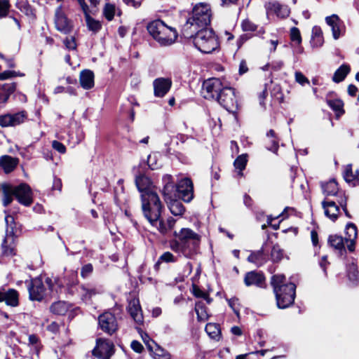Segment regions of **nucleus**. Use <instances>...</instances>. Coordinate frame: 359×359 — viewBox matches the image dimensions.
Listing matches in <instances>:
<instances>
[{
  "mask_svg": "<svg viewBox=\"0 0 359 359\" xmlns=\"http://www.w3.org/2000/svg\"><path fill=\"white\" fill-rule=\"evenodd\" d=\"M3 191V205H8L15 196L18 202L25 206H29L32 203V191L26 184H21L17 187H13L8 184L1 185Z\"/></svg>",
  "mask_w": 359,
  "mask_h": 359,
  "instance_id": "obj_5",
  "label": "nucleus"
},
{
  "mask_svg": "<svg viewBox=\"0 0 359 359\" xmlns=\"http://www.w3.org/2000/svg\"><path fill=\"white\" fill-rule=\"evenodd\" d=\"M159 261L164 262L166 263L175 262H176V258L171 252H165L160 257Z\"/></svg>",
  "mask_w": 359,
  "mask_h": 359,
  "instance_id": "obj_56",
  "label": "nucleus"
},
{
  "mask_svg": "<svg viewBox=\"0 0 359 359\" xmlns=\"http://www.w3.org/2000/svg\"><path fill=\"white\" fill-rule=\"evenodd\" d=\"M195 311L197 315V318L199 321H205L208 318V314L206 311L204 303L201 301H198L195 305Z\"/></svg>",
  "mask_w": 359,
  "mask_h": 359,
  "instance_id": "obj_43",
  "label": "nucleus"
},
{
  "mask_svg": "<svg viewBox=\"0 0 359 359\" xmlns=\"http://www.w3.org/2000/svg\"><path fill=\"white\" fill-rule=\"evenodd\" d=\"M130 347L134 351L139 353H142V351L144 349V347L142 345V344L136 340H133L131 342Z\"/></svg>",
  "mask_w": 359,
  "mask_h": 359,
  "instance_id": "obj_61",
  "label": "nucleus"
},
{
  "mask_svg": "<svg viewBox=\"0 0 359 359\" xmlns=\"http://www.w3.org/2000/svg\"><path fill=\"white\" fill-rule=\"evenodd\" d=\"M93 271V266L90 264H88L84 265L81 271V276L83 278L88 277Z\"/></svg>",
  "mask_w": 359,
  "mask_h": 359,
  "instance_id": "obj_60",
  "label": "nucleus"
},
{
  "mask_svg": "<svg viewBox=\"0 0 359 359\" xmlns=\"http://www.w3.org/2000/svg\"><path fill=\"white\" fill-rule=\"evenodd\" d=\"M128 311L130 316L137 323H142L143 315L138 299L133 298L129 301Z\"/></svg>",
  "mask_w": 359,
  "mask_h": 359,
  "instance_id": "obj_24",
  "label": "nucleus"
},
{
  "mask_svg": "<svg viewBox=\"0 0 359 359\" xmlns=\"http://www.w3.org/2000/svg\"><path fill=\"white\" fill-rule=\"evenodd\" d=\"M229 306L233 309L234 313L238 315L239 313V304L238 299L237 298H231L228 300Z\"/></svg>",
  "mask_w": 359,
  "mask_h": 359,
  "instance_id": "obj_57",
  "label": "nucleus"
},
{
  "mask_svg": "<svg viewBox=\"0 0 359 359\" xmlns=\"http://www.w3.org/2000/svg\"><path fill=\"white\" fill-rule=\"evenodd\" d=\"M5 221L7 225L6 231H8L9 232L12 231L13 233V224L14 222V217L12 215H8L5 217Z\"/></svg>",
  "mask_w": 359,
  "mask_h": 359,
  "instance_id": "obj_62",
  "label": "nucleus"
},
{
  "mask_svg": "<svg viewBox=\"0 0 359 359\" xmlns=\"http://www.w3.org/2000/svg\"><path fill=\"white\" fill-rule=\"evenodd\" d=\"M177 198H181L185 202H190L194 197V187L190 179L184 178L179 182L177 185Z\"/></svg>",
  "mask_w": 359,
  "mask_h": 359,
  "instance_id": "obj_13",
  "label": "nucleus"
},
{
  "mask_svg": "<svg viewBox=\"0 0 359 359\" xmlns=\"http://www.w3.org/2000/svg\"><path fill=\"white\" fill-rule=\"evenodd\" d=\"M338 204L341 207L343 211L344 212L345 215L346 217H351V215L348 212V211L347 210V208H346V205H347V198L345 196L344 194H342L339 199H337V200Z\"/></svg>",
  "mask_w": 359,
  "mask_h": 359,
  "instance_id": "obj_53",
  "label": "nucleus"
},
{
  "mask_svg": "<svg viewBox=\"0 0 359 359\" xmlns=\"http://www.w3.org/2000/svg\"><path fill=\"white\" fill-rule=\"evenodd\" d=\"M39 337L35 334H31L29 336V344L35 346V348H38Z\"/></svg>",
  "mask_w": 359,
  "mask_h": 359,
  "instance_id": "obj_63",
  "label": "nucleus"
},
{
  "mask_svg": "<svg viewBox=\"0 0 359 359\" xmlns=\"http://www.w3.org/2000/svg\"><path fill=\"white\" fill-rule=\"evenodd\" d=\"M153 355L154 359H170L171 355L170 353L161 348V346L156 345V348L153 351Z\"/></svg>",
  "mask_w": 359,
  "mask_h": 359,
  "instance_id": "obj_47",
  "label": "nucleus"
},
{
  "mask_svg": "<svg viewBox=\"0 0 359 359\" xmlns=\"http://www.w3.org/2000/svg\"><path fill=\"white\" fill-rule=\"evenodd\" d=\"M76 292L80 299L86 303L89 302L92 297L97 293L95 288L89 287L86 285L77 287Z\"/></svg>",
  "mask_w": 359,
  "mask_h": 359,
  "instance_id": "obj_31",
  "label": "nucleus"
},
{
  "mask_svg": "<svg viewBox=\"0 0 359 359\" xmlns=\"http://www.w3.org/2000/svg\"><path fill=\"white\" fill-rule=\"evenodd\" d=\"M55 24L56 29L60 32L67 34L71 31V22L63 13L60 6L55 11Z\"/></svg>",
  "mask_w": 359,
  "mask_h": 359,
  "instance_id": "obj_21",
  "label": "nucleus"
},
{
  "mask_svg": "<svg viewBox=\"0 0 359 359\" xmlns=\"http://www.w3.org/2000/svg\"><path fill=\"white\" fill-rule=\"evenodd\" d=\"M321 187L323 194L326 196H337L339 194L337 199H339L340 196L344 194L341 192H339L338 184L334 180H331L327 182L323 183Z\"/></svg>",
  "mask_w": 359,
  "mask_h": 359,
  "instance_id": "obj_33",
  "label": "nucleus"
},
{
  "mask_svg": "<svg viewBox=\"0 0 359 359\" xmlns=\"http://www.w3.org/2000/svg\"><path fill=\"white\" fill-rule=\"evenodd\" d=\"M358 231L356 226L353 223H349L346 226L345 241L347 249L350 252L355 250V241L357 238Z\"/></svg>",
  "mask_w": 359,
  "mask_h": 359,
  "instance_id": "obj_26",
  "label": "nucleus"
},
{
  "mask_svg": "<svg viewBox=\"0 0 359 359\" xmlns=\"http://www.w3.org/2000/svg\"><path fill=\"white\" fill-rule=\"evenodd\" d=\"M64 43L69 50H75L76 48V43L74 36L67 37L64 40Z\"/></svg>",
  "mask_w": 359,
  "mask_h": 359,
  "instance_id": "obj_54",
  "label": "nucleus"
},
{
  "mask_svg": "<svg viewBox=\"0 0 359 359\" xmlns=\"http://www.w3.org/2000/svg\"><path fill=\"white\" fill-rule=\"evenodd\" d=\"M175 238L170 242V248L187 258L196 255L199 249L201 236L189 228L174 231Z\"/></svg>",
  "mask_w": 359,
  "mask_h": 359,
  "instance_id": "obj_1",
  "label": "nucleus"
},
{
  "mask_svg": "<svg viewBox=\"0 0 359 359\" xmlns=\"http://www.w3.org/2000/svg\"><path fill=\"white\" fill-rule=\"evenodd\" d=\"M350 72V67L347 65H342L337 69L332 77L333 81L339 83L342 81Z\"/></svg>",
  "mask_w": 359,
  "mask_h": 359,
  "instance_id": "obj_41",
  "label": "nucleus"
},
{
  "mask_svg": "<svg viewBox=\"0 0 359 359\" xmlns=\"http://www.w3.org/2000/svg\"><path fill=\"white\" fill-rule=\"evenodd\" d=\"M135 184L141 193V198L143 199V195L146 194L147 197L151 194H157L156 192V188L154 186L152 182L147 176L144 175H140L135 179Z\"/></svg>",
  "mask_w": 359,
  "mask_h": 359,
  "instance_id": "obj_16",
  "label": "nucleus"
},
{
  "mask_svg": "<svg viewBox=\"0 0 359 359\" xmlns=\"http://www.w3.org/2000/svg\"><path fill=\"white\" fill-rule=\"evenodd\" d=\"M226 87L227 86L224 85L219 79L211 78L203 82L201 93L205 99L217 101L222 92Z\"/></svg>",
  "mask_w": 359,
  "mask_h": 359,
  "instance_id": "obj_9",
  "label": "nucleus"
},
{
  "mask_svg": "<svg viewBox=\"0 0 359 359\" xmlns=\"http://www.w3.org/2000/svg\"><path fill=\"white\" fill-rule=\"evenodd\" d=\"M116 12V7L114 5L111 4H106L103 13L104 17L108 20H111L114 18V16L115 15Z\"/></svg>",
  "mask_w": 359,
  "mask_h": 359,
  "instance_id": "obj_49",
  "label": "nucleus"
},
{
  "mask_svg": "<svg viewBox=\"0 0 359 359\" xmlns=\"http://www.w3.org/2000/svg\"><path fill=\"white\" fill-rule=\"evenodd\" d=\"M211 11L208 5L200 4L195 6L192 16L189 18L183 27L185 37H191L197 29L205 28L210 23Z\"/></svg>",
  "mask_w": 359,
  "mask_h": 359,
  "instance_id": "obj_3",
  "label": "nucleus"
},
{
  "mask_svg": "<svg viewBox=\"0 0 359 359\" xmlns=\"http://www.w3.org/2000/svg\"><path fill=\"white\" fill-rule=\"evenodd\" d=\"M347 276L350 281L355 283L358 280V271L357 266L352 262L347 266Z\"/></svg>",
  "mask_w": 359,
  "mask_h": 359,
  "instance_id": "obj_46",
  "label": "nucleus"
},
{
  "mask_svg": "<svg viewBox=\"0 0 359 359\" xmlns=\"http://www.w3.org/2000/svg\"><path fill=\"white\" fill-rule=\"evenodd\" d=\"M166 203L170 212L174 215H181L184 212V208L182 203L178 201L177 198L166 201Z\"/></svg>",
  "mask_w": 359,
  "mask_h": 359,
  "instance_id": "obj_37",
  "label": "nucleus"
},
{
  "mask_svg": "<svg viewBox=\"0 0 359 359\" xmlns=\"http://www.w3.org/2000/svg\"><path fill=\"white\" fill-rule=\"evenodd\" d=\"M0 165L6 172H11L16 167L17 161L11 156H4L0 158Z\"/></svg>",
  "mask_w": 359,
  "mask_h": 359,
  "instance_id": "obj_38",
  "label": "nucleus"
},
{
  "mask_svg": "<svg viewBox=\"0 0 359 359\" xmlns=\"http://www.w3.org/2000/svg\"><path fill=\"white\" fill-rule=\"evenodd\" d=\"M242 28L244 31H255L257 26L253 22L246 20L243 21Z\"/></svg>",
  "mask_w": 359,
  "mask_h": 359,
  "instance_id": "obj_58",
  "label": "nucleus"
},
{
  "mask_svg": "<svg viewBox=\"0 0 359 359\" xmlns=\"http://www.w3.org/2000/svg\"><path fill=\"white\" fill-rule=\"evenodd\" d=\"M147 29L152 38L161 46H170L177 37L176 30L166 25L161 20L151 22L148 24Z\"/></svg>",
  "mask_w": 359,
  "mask_h": 359,
  "instance_id": "obj_4",
  "label": "nucleus"
},
{
  "mask_svg": "<svg viewBox=\"0 0 359 359\" xmlns=\"http://www.w3.org/2000/svg\"><path fill=\"white\" fill-rule=\"evenodd\" d=\"M163 188L162 191L165 201L177 198V186L174 184L172 177L170 175H165L162 178Z\"/></svg>",
  "mask_w": 359,
  "mask_h": 359,
  "instance_id": "obj_18",
  "label": "nucleus"
},
{
  "mask_svg": "<svg viewBox=\"0 0 359 359\" xmlns=\"http://www.w3.org/2000/svg\"><path fill=\"white\" fill-rule=\"evenodd\" d=\"M175 222V219L172 217L168 218L165 222L161 219L160 217L156 221H153L150 224L156 227L161 234L165 235L172 229Z\"/></svg>",
  "mask_w": 359,
  "mask_h": 359,
  "instance_id": "obj_28",
  "label": "nucleus"
},
{
  "mask_svg": "<svg viewBox=\"0 0 359 359\" xmlns=\"http://www.w3.org/2000/svg\"><path fill=\"white\" fill-rule=\"evenodd\" d=\"M311 43L313 47H320L323 43V32L318 26H314L312 29Z\"/></svg>",
  "mask_w": 359,
  "mask_h": 359,
  "instance_id": "obj_36",
  "label": "nucleus"
},
{
  "mask_svg": "<svg viewBox=\"0 0 359 359\" xmlns=\"http://www.w3.org/2000/svg\"><path fill=\"white\" fill-rule=\"evenodd\" d=\"M191 38L195 47L203 53H211L219 47L217 37L210 29H197Z\"/></svg>",
  "mask_w": 359,
  "mask_h": 359,
  "instance_id": "obj_6",
  "label": "nucleus"
},
{
  "mask_svg": "<svg viewBox=\"0 0 359 359\" xmlns=\"http://www.w3.org/2000/svg\"><path fill=\"white\" fill-rule=\"evenodd\" d=\"M10 8L8 0H0V18L8 15Z\"/></svg>",
  "mask_w": 359,
  "mask_h": 359,
  "instance_id": "obj_52",
  "label": "nucleus"
},
{
  "mask_svg": "<svg viewBox=\"0 0 359 359\" xmlns=\"http://www.w3.org/2000/svg\"><path fill=\"white\" fill-rule=\"evenodd\" d=\"M123 2L135 8H137L140 6L142 0H123Z\"/></svg>",
  "mask_w": 359,
  "mask_h": 359,
  "instance_id": "obj_64",
  "label": "nucleus"
},
{
  "mask_svg": "<svg viewBox=\"0 0 359 359\" xmlns=\"http://www.w3.org/2000/svg\"><path fill=\"white\" fill-rule=\"evenodd\" d=\"M248 261L259 266L266 262V257L263 250L252 252L248 257Z\"/></svg>",
  "mask_w": 359,
  "mask_h": 359,
  "instance_id": "obj_40",
  "label": "nucleus"
},
{
  "mask_svg": "<svg viewBox=\"0 0 359 359\" xmlns=\"http://www.w3.org/2000/svg\"><path fill=\"white\" fill-rule=\"evenodd\" d=\"M172 86V81L169 78L160 77L153 81L154 94L156 97H164Z\"/></svg>",
  "mask_w": 359,
  "mask_h": 359,
  "instance_id": "obj_19",
  "label": "nucleus"
},
{
  "mask_svg": "<svg viewBox=\"0 0 359 359\" xmlns=\"http://www.w3.org/2000/svg\"><path fill=\"white\" fill-rule=\"evenodd\" d=\"M344 178L348 183L353 182L357 178V175L353 173L351 164L346 166L344 172Z\"/></svg>",
  "mask_w": 359,
  "mask_h": 359,
  "instance_id": "obj_48",
  "label": "nucleus"
},
{
  "mask_svg": "<svg viewBox=\"0 0 359 359\" xmlns=\"http://www.w3.org/2000/svg\"><path fill=\"white\" fill-rule=\"evenodd\" d=\"M327 103L330 106V107L337 113V115H341L344 114V103L341 100H327Z\"/></svg>",
  "mask_w": 359,
  "mask_h": 359,
  "instance_id": "obj_45",
  "label": "nucleus"
},
{
  "mask_svg": "<svg viewBox=\"0 0 359 359\" xmlns=\"http://www.w3.org/2000/svg\"><path fill=\"white\" fill-rule=\"evenodd\" d=\"M264 281V277L263 274L256 271L247 273L244 278V283L247 286L253 285L261 286Z\"/></svg>",
  "mask_w": 359,
  "mask_h": 359,
  "instance_id": "obj_30",
  "label": "nucleus"
},
{
  "mask_svg": "<svg viewBox=\"0 0 359 359\" xmlns=\"http://www.w3.org/2000/svg\"><path fill=\"white\" fill-rule=\"evenodd\" d=\"M81 86L86 89L89 90L94 86V74L92 71L86 69L80 73L79 77Z\"/></svg>",
  "mask_w": 359,
  "mask_h": 359,
  "instance_id": "obj_29",
  "label": "nucleus"
},
{
  "mask_svg": "<svg viewBox=\"0 0 359 359\" xmlns=\"http://www.w3.org/2000/svg\"><path fill=\"white\" fill-rule=\"evenodd\" d=\"M267 14H276L278 18H285L290 14V9L287 6L281 5L277 1L269 2L266 4Z\"/></svg>",
  "mask_w": 359,
  "mask_h": 359,
  "instance_id": "obj_23",
  "label": "nucleus"
},
{
  "mask_svg": "<svg viewBox=\"0 0 359 359\" xmlns=\"http://www.w3.org/2000/svg\"><path fill=\"white\" fill-rule=\"evenodd\" d=\"M142 208L144 217L151 223L161 217L163 205L157 194H151L149 197L144 194L142 199Z\"/></svg>",
  "mask_w": 359,
  "mask_h": 359,
  "instance_id": "obj_8",
  "label": "nucleus"
},
{
  "mask_svg": "<svg viewBox=\"0 0 359 359\" xmlns=\"http://www.w3.org/2000/svg\"><path fill=\"white\" fill-rule=\"evenodd\" d=\"M248 163V155L241 154L238 156L234 161L233 165L236 170H238V174L242 177L243 175V170H245Z\"/></svg>",
  "mask_w": 359,
  "mask_h": 359,
  "instance_id": "obj_42",
  "label": "nucleus"
},
{
  "mask_svg": "<svg viewBox=\"0 0 359 359\" xmlns=\"http://www.w3.org/2000/svg\"><path fill=\"white\" fill-rule=\"evenodd\" d=\"M16 237L14 233L7 231L1 245L2 256L12 257L15 255Z\"/></svg>",
  "mask_w": 359,
  "mask_h": 359,
  "instance_id": "obj_20",
  "label": "nucleus"
},
{
  "mask_svg": "<svg viewBox=\"0 0 359 359\" xmlns=\"http://www.w3.org/2000/svg\"><path fill=\"white\" fill-rule=\"evenodd\" d=\"M328 243L334 250H338L340 255L346 252L345 238L338 235H331L329 236Z\"/></svg>",
  "mask_w": 359,
  "mask_h": 359,
  "instance_id": "obj_32",
  "label": "nucleus"
},
{
  "mask_svg": "<svg viewBox=\"0 0 359 359\" xmlns=\"http://www.w3.org/2000/svg\"><path fill=\"white\" fill-rule=\"evenodd\" d=\"M217 102L229 112L236 114L238 109V102L235 90L227 86L224 88Z\"/></svg>",
  "mask_w": 359,
  "mask_h": 359,
  "instance_id": "obj_10",
  "label": "nucleus"
},
{
  "mask_svg": "<svg viewBox=\"0 0 359 359\" xmlns=\"http://www.w3.org/2000/svg\"><path fill=\"white\" fill-rule=\"evenodd\" d=\"M114 353V345L108 339H97L93 354L98 359H109Z\"/></svg>",
  "mask_w": 359,
  "mask_h": 359,
  "instance_id": "obj_12",
  "label": "nucleus"
},
{
  "mask_svg": "<svg viewBox=\"0 0 359 359\" xmlns=\"http://www.w3.org/2000/svg\"><path fill=\"white\" fill-rule=\"evenodd\" d=\"M27 118V114L22 111L15 114L0 116V126L2 127L15 126L22 123Z\"/></svg>",
  "mask_w": 359,
  "mask_h": 359,
  "instance_id": "obj_17",
  "label": "nucleus"
},
{
  "mask_svg": "<svg viewBox=\"0 0 359 359\" xmlns=\"http://www.w3.org/2000/svg\"><path fill=\"white\" fill-rule=\"evenodd\" d=\"M325 215L332 221H335L340 213L339 207L335 201L325 200L322 202Z\"/></svg>",
  "mask_w": 359,
  "mask_h": 359,
  "instance_id": "obj_25",
  "label": "nucleus"
},
{
  "mask_svg": "<svg viewBox=\"0 0 359 359\" xmlns=\"http://www.w3.org/2000/svg\"><path fill=\"white\" fill-rule=\"evenodd\" d=\"M29 298L31 300L41 301L46 294V288L41 278H36L31 280L28 286Z\"/></svg>",
  "mask_w": 359,
  "mask_h": 359,
  "instance_id": "obj_14",
  "label": "nucleus"
},
{
  "mask_svg": "<svg viewBox=\"0 0 359 359\" xmlns=\"http://www.w3.org/2000/svg\"><path fill=\"white\" fill-rule=\"evenodd\" d=\"M285 277L282 274L274 275L271 278V285L276 294L277 306L285 309L294 302L296 285L292 283H285Z\"/></svg>",
  "mask_w": 359,
  "mask_h": 359,
  "instance_id": "obj_2",
  "label": "nucleus"
},
{
  "mask_svg": "<svg viewBox=\"0 0 359 359\" xmlns=\"http://www.w3.org/2000/svg\"><path fill=\"white\" fill-rule=\"evenodd\" d=\"M290 39L293 43H295L297 45H300L302 43V36L298 28L292 27L290 29Z\"/></svg>",
  "mask_w": 359,
  "mask_h": 359,
  "instance_id": "obj_50",
  "label": "nucleus"
},
{
  "mask_svg": "<svg viewBox=\"0 0 359 359\" xmlns=\"http://www.w3.org/2000/svg\"><path fill=\"white\" fill-rule=\"evenodd\" d=\"M205 332L211 339L219 340L220 337V329L215 323H208L205 326Z\"/></svg>",
  "mask_w": 359,
  "mask_h": 359,
  "instance_id": "obj_44",
  "label": "nucleus"
},
{
  "mask_svg": "<svg viewBox=\"0 0 359 359\" xmlns=\"http://www.w3.org/2000/svg\"><path fill=\"white\" fill-rule=\"evenodd\" d=\"M267 143L266 149L275 154L277 153L278 149V140L276 137V133L273 130H270L266 133Z\"/></svg>",
  "mask_w": 359,
  "mask_h": 359,
  "instance_id": "obj_34",
  "label": "nucleus"
},
{
  "mask_svg": "<svg viewBox=\"0 0 359 359\" xmlns=\"http://www.w3.org/2000/svg\"><path fill=\"white\" fill-rule=\"evenodd\" d=\"M99 327L106 334L112 335L118 327L117 319L114 314L107 311L102 313L98 318Z\"/></svg>",
  "mask_w": 359,
  "mask_h": 359,
  "instance_id": "obj_11",
  "label": "nucleus"
},
{
  "mask_svg": "<svg viewBox=\"0 0 359 359\" xmlns=\"http://www.w3.org/2000/svg\"><path fill=\"white\" fill-rule=\"evenodd\" d=\"M271 259L273 262H278L283 257V252L278 245H274L271 252Z\"/></svg>",
  "mask_w": 359,
  "mask_h": 359,
  "instance_id": "obj_51",
  "label": "nucleus"
},
{
  "mask_svg": "<svg viewBox=\"0 0 359 359\" xmlns=\"http://www.w3.org/2000/svg\"><path fill=\"white\" fill-rule=\"evenodd\" d=\"M45 283L53 294H61L65 287L70 294H75L74 288L77 287L78 284L77 272L70 271L68 278L55 277L52 280V278L48 277L46 278Z\"/></svg>",
  "mask_w": 359,
  "mask_h": 359,
  "instance_id": "obj_7",
  "label": "nucleus"
},
{
  "mask_svg": "<svg viewBox=\"0 0 359 359\" xmlns=\"http://www.w3.org/2000/svg\"><path fill=\"white\" fill-rule=\"evenodd\" d=\"M4 302L7 306L16 307L19 304V294L15 289L0 290V302Z\"/></svg>",
  "mask_w": 359,
  "mask_h": 359,
  "instance_id": "obj_22",
  "label": "nucleus"
},
{
  "mask_svg": "<svg viewBox=\"0 0 359 359\" xmlns=\"http://www.w3.org/2000/svg\"><path fill=\"white\" fill-rule=\"evenodd\" d=\"M327 25L330 27L333 38L337 40L345 33V26L337 15L333 14L325 18Z\"/></svg>",
  "mask_w": 359,
  "mask_h": 359,
  "instance_id": "obj_15",
  "label": "nucleus"
},
{
  "mask_svg": "<svg viewBox=\"0 0 359 359\" xmlns=\"http://www.w3.org/2000/svg\"><path fill=\"white\" fill-rule=\"evenodd\" d=\"M295 81L302 86L309 83V79L301 72H296L294 74Z\"/></svg>",
  "mask_w": 359,
  "mask_h": 359,
  "instance_id": "obj_55",
  "label": "nucleus"
},
{
  "mask_svg": "<svg viewBox=\"0 0 359 359\" xmlns=\"http://www.w3.org/2000/svg\"><path fill=\"white\" fill-rule=\"evenodd\" d=\"M15 89V83H6L3 86L0 85V102H6L10 95L14 92Z\"/></svg>",
  "mask_w": 359,
  "mask_h": 359,
  "instance_id": "obj_39",
  "label": "nucleus"
},
{
  "mask_svg": "<svg viewBox=\"0 0 359 359\" xmlns=\"http://www.w3.org/2000/svg\"><path fill=\"white\" fill-rule=\"evenodd\" d=\"M81 10L85 15L86 22L88 29L93 32H97L101 29L102 25L100 21L96 20L90 17V11L89 6L83 1H82Z\"/></svg>",
  "mask_w": 359,
  "mask_h": 359,
  "instance_id": "obj_27",
  "label": "nucleus"
},
{
  "mask_svg": "<svg viewBox=\"0 0 359 359\" xmlns=\"http://www.w3.org/2000/svg\"><path fill=\"white\" fill-rule=\"evenodd\" d=\"M52 147L54 149H55L60 154H64L66 151L65 146L62 143H61L58 141H56V140L53 141Z\"/></svg>",
  "mask_w": 359,
  "mask_h": 359,
  "instance_id": "obj_59",
  "label": "nucleus"
},
{
  "mask_svg": "<svg viewBox=\"0 0 359 359\" xmlns=\"http://www.w3.org/2000/svg\"><path fill=\"white\" fill-rule=\"evenodd\" d=\"M70 305L64 301H58L50 306V311L56 315L63 316L69 309Z\"/></svg>",
  "mask_w": 359,
  "mask_h": 359,
  "instance_id": "obj_35",
  "label": "nucleus"
}]
</instances>
